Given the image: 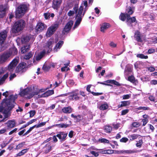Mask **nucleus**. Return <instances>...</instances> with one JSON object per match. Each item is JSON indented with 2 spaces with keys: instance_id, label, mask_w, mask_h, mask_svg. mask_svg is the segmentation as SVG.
<instances>
[{
  "instance_id": "7ed1b4c3",
  "label": "nucleus",
  "mask_w": 157,
  "mask_h": 157,
  "mask_svg": "<svg viewBox=\"0 0 157 157\" xmlns=\"http://www.w3.org/2000/svg\"><path fill=\"white\" fill-rule=\"evenodd\" d=\"M28 6L26 4L20 5L16 9L15 16L16 18H21L27 12Z\"/></svg>"
},
{
  "instance_id": "c03bdc74",
  "label": "nucleus",
  "mask_w": 157,
  "mask_h": 157,
  "mask_svg": "<svg viewBox=\"0 0 157 157\" xmlns=\"http://www.w3.org/2000/svg\"><path fill=\"white\" fill-rule=\"evenodd\" d=\"M143 143V141L142 139L139 140V141L136 144V147L140 148L141 147L142 144Z\"/></svg>"
},
{
  "instance_id": "79ce46f5",
  "label": "nucleus",
  "mask_w": 157,
  "mask_h": 157,
  "mask_svg": "<svg viewBox=\"0 0 157 157\" xmlns=\"http://www.w3.org/2000/svg\"><path fill=\"white\" fill-rule=\"evenodd\" d=\"M132 68L130 67H127L125 70V73L127 75L132 72Z\"/></svg>"
},
{
  "instance_id": "bb28decb",
  "label": "nucleus",
  "mask_w": 157,
  "mask_h": 157,
  "mask_svg": "<svg viewBox=\"0 0 157 157\" xmlns=\"http://www.w3.org/2000/svg\"><path fill=\"white\" fill-rule=\"evenodd\" d=\"M54 94L53 90H49L44 93L42 94V97H47Z\"/></svg>"
},
{
  "instance_id": "9d476101",
  "label": "nucleus",
  "mask_w": 157,
  "mask_h": 157,
  "mask_svg": "<svg viewBox=\"0 0 157 157\" xmlns=\"http://www.w3.org/2000/svg\"><path fill=\"white\" fill-rule=\"evenodd\" d=\"M140 152V151L139 150H135L134 149H129L126 150H123L117 151V152H116V153L118 154H130L139 152Z\"/></svg>"
},
{
  "instance_id": "9b49d317",
  "label": "nucleus",
  "mask_w": 157,
  "mask_h": 157,
  "mask_svg": "<svg viewBox=\"0 0 157 157\" xmlns=\"http://www.w3.org/2000/svg\"><path fill=\"white\" fill-rule=\"evenodd\" d=\"M19 62V58L18 57H15L10 63L8 65L9 70H11L14 68Z\"/></svg>"
},
{
  "instance_id": "37998d69",
  "label": "nucleus",
  "mask_w": 157,
  "mask_h": 157,
  "mask_svg": "<svg viewBox=\"0 0 157 157\" xmlns=\"http://www.w3.org/2000/svg\"><path fill=\"white\" fill-rule=\"evenodd\" d=\"M56 126L59 127V128H66L68 127L69 126V125L68 124H65L63 123L60 124H57L56 125Z\"/></svg>"
},
{
  "instance_id": "774afa93",
  "label": "nucleus",
  "mask_w": 157,
  "mask_h": 157,
  "mask_svg": "<svg viewBox=\"0 0 157 157\" xmlns=\"http://www.w3.org/2000/svg\"><path fill=\"white\" fill-rule=\"evenodd\" d=\"M75 119H76V121L77 122H79L82 120V118L80 115L77 116Z\"/></svg>"
},
{
  "instance_id": "72a5a7b5",
  "label": "nucleus",
  "mask_w": 157,
  "mask_h": 157,
  "mask_svg": "<svg viewBox=\"0 0 157 157\" xmlns=\"http://www.w3.org/2000/svg\"><path fill=\"white\" fill-rule=\"evenodd\" d=\"M29 148H26L22 150L21 151L17 154V156H20L24 155L25 153H26L28 151Z\"/></svg>"
},
{
  "instance_id": "ddd939ff",
  "label": "nucleus",
  "mask_w": 157,
  "mask_h": 157,
  "mask_svg": "<svg viewBox=\"0 0 157 157\" xmlns=\"http://www.w3.org/2000/svg\"><path fill=\"white\" fill-rule=\"evenodd\" d=\"M73 24L72 20H70L66 24L63 30V33H69Z\"/></svg>"
},
{
  "instance_id": "4be33fe9",
  "label": "nucleus",
  "mask_w": 157,
  "mask_h": 157,
  "mask_svg": "<svg viewBox=\"0 0 157 157\" xmlns=\"http://www.w3.org/2000/svg\"><path fill=\"white\" fill-rule=\"evenodd\" d=\"M73 109L71 106H69L67 107H64L62 109V111L65 113H70L72 112Z\"/></svg>"
},
{
  "instance_id": "4d7b16f0",
  "label": "nucleus",
  "mask_w": 157,
  "mask_h": 157,
  "mask_svg": "<svg viewBox=\"0 0 157 157\" xmlns=\"http://www.w3.org/2000/svg\"><path fill=\"white\" fill-rule=\"evenodd\" d=\"M36 112L35 110H31L29 113L30 114L29 117H33L36 114Z\"/></svg>"
},
{
  "instance_id": "f03ea898",
  "label": "nucleus",
  "mask_w": 157,
  "mask_h": 157,
  "mask_svg": "<svg viewBox=\"0 0 157 157\" xmlns=\"http://www.w3.org/2000/svg\"><path fill=\"white\" fill-rule=\"evenodd\" d=\"M25 21L23 19H19L16 21L13 24L11 29L12 33H16L22 31L25 26Z\"/></svg>"
},
{
  "instance_id": "6ab92c4d",
  "label": "nucleus",
  "mask_w": 157,
  "mask_h": 157,
  "mask_svg": "<svg viewBox=\"0 0 157 157\" xmlns=\"http://www.w3.org/2000/svg\"><path fill=\"white\" fill-rule=\"evenodd\" d=\"M6 8L3 6V5L0 6V18L3 17L6 13Z\"/></svg>"
},
{
  "instance_id": "338daca9",
  "label": "nucleus",
  "mask_w": 157,
  "mask_h": 157,
  "mask_svg": "<svg viewBox=\"0 0 157 157\" xmlns=\"http://www.w3.org/2000/svg\"><path fill=\"white\" fill-rule=\"evenodd\" d=\"M142 121L143 122L142 126H145L146 125V124L147 123L148 121V120L143 119L142 120Z\"/></svg>"
},
{
  "instance_id": "5fc2aeb1",
  "label": "nucleus",
  "mask_w": 157,
  "mask_h": 157,
  "mask_svg": "<svg viewBox=\"0 0 157 157\" xmlns=\"http://www.w3.org/2000/svg\"><path fill=\"white\" fill-rule=\"evenodd\" d=\"M8 74L7 73L4 75L0 79L4 82L6 79L8 78Z\"/></svg>"
},
{
  "instance_id": "a18cd8bd",
  "label": "nucleus",
  "mask_w": 157,
  "mask_h": 157,
  "mask_svg": "<svg viewBox=\"0 0 157 157\" xmlns=\"http://www.w3.org/2000/svg\"><path fill=\"white\" fill-rule=\"evenodd\" d=\"M98 141L100 142L101 143H103L104 144H109V142L108 140L104 138L99 139Z\"/></svg>"
},
{
  "instance_id": "423d86ee",
  "label": "nucleus",
  "mask_w": 157,
  "mask_h": 157,
  "mask_svg": "<svg viewBox=\"0 0 157 157\" xmlns=\"http://www.w3.org/2000/svg\"><path fill=\"white\" fill-rule=\"evenodd\" d=\"M59 22H56L49 27L46 33L47 36L50 37L52 36L59 27Z\"/></svg>"
},
{
  "instance_id": "a19ab883",
  "label": "nucleus",
  "mask_w": 157,
  "mask_h": 157,
  "mask_svg": "<svg viewBox=\"0 0 157 157\" xmlns=\"http://www.w3.org/2000/svg\"><path fill=\"white\" fill-rule=\"evenodd\" d=\"M104 130L106 133H110L112 130V128L109 125L106 126L105 127Z\"/></svg>"
},
{
  "instance_id": "2f4dec72",
  "label": "nucleus",
  "mask_w": 157,
  "mask_h": 157,
  "mask_svg": "<svg viewBox=\"0 0 157 157\" xmlns=\"http://www.w3.org/2000/svg\"><path fill=\"white\" fill-rule=\"evenodd\" d=\"M130 102L129 101H123L121 102L120 105H118V107L120 108L123 106H125L130 104Z\"/></svg>"
},
{
  "instance_id": "4c0bfd02",
  "label": "nucleus",
  "mask_w": 157,
  "mask_h": 157,
  "mask_svg": "<svg viewBox=\"0 0 157 157\" xmlns=\"http://www.w3.org/2000/svg\"><path fill=\"white\" fill-rule=\"evenodd\" d=\"M139 135L138 134H133L128 136V137L130 140H133L137 139L139 137Z\"/></svg>"
},
{
  "instance_id": "f257e3e1",
  "label": "nucleus",
  "mask_w": 157,
  "mask_h": 157,
  "mask_svg": "<svg viewBox=\"0 0 157 157\" xmlns=\"http://www.w3.org/2000/svg\"><path fill=\"white\" fill-rule=\"evenodd\" d=\"M17 97L13 95H10L8 99L5 98L3 100V106H0V112L3 114L4 118L1 122H4L5 119L8 118L11 115V111L14 108Z\"/></svg>"
},
{
  "instance_id": "aec40b11",
  "label": "nucleus",
  "mask_w": 157,
  "mask_h": 157,
  "mask_svg": "<svg viewBox=\"0 0 157 157\" xmlns=\"http://www.w3.org/2000/svg\"><path fill=\"white\" fill-rule=\"evenodd\" d=\"M7 52L8 53L10 54V57L12 55L14 56L17 55L18 52L17 49L14 47H12L10 48L9 51Z\"/></svg>"
},
{
  "instance_id": "f3484780",
  "label": "nucleus",
  "mask_w": 157,
  "mask_h": 157,
  "mask_svg": "<svg viewBox=\"0 0 157 157\" xmlns=\"http://www.w3.org/2000/svg\"><path fill=\"white\" fill-rule=\"evenodd\" d=\"M46 27V25L41 22H38L36 27V29L37 31L41 32Z\"/></svg>"
},
{
  "instance_id": "cd10ccee",
  "label": "nucleus",
  "mask_w": 157,
  "mask_h": 157,
  "mask_svg": "<svg viewBox=\"0 0 157 157\" xmlns=\"http://www.w3.org/2000/svg\"><path fill=\"white\" fill-rule=\"evenodd\" d=\"M30 46V45L24 46L21 48V52L22 53H25L28 51L29 50Z\"/></svg>"
},
{
  "instance_id": "c756f323",
  "label": "nucleus",
  "mask_w": 157,
  "mask_h": 157,
  "mask_svg": "<svg viewBox=\"0 0 157 157\" xmlns=\"http://www.w3.org/2000/svg\"><path fill=\"white\" fill-rule=\"evenodd\" d=\"M126 11L127 16H128V15L130 16V15L132 14L134 12V11L132 10L131 7L130 6L127 8Z\"/></svg>"
},
{
  "instance_id": "09e8293b",
  "label": "nucleus",
  "mask_w": 157,
  "mask_h": 157,
  "mask_svg": "<svg viewBox=\"0 0 157 157\" xmlns=\"http://www.w3.org/2000/svg\"><path fill=\"white\" fill-rule=\"evenodd\" d=\"M132 125L133 127L137 128L140 127V124L139 122H136L132 123Z\"/></svg>"
},
{
  "instance_id": "b1692460",
  "label": "nucleus",
  "mask_w": 157,
  "mask_h": 157,
  "mask_svg": "<svg viewBox=\"0 0 157 157\" xmlns=\"http://www.w3.org/2000/svg\"><path fill=\"white\" fill-rule=\"evenodd\" d=\"M126 22L131 24L135 22H137V21L135 17H130V16H127V19Z\"/></svg>"
},
{
  "instance_id": "1a4fd4ad",
  "label": "nucleus",
  "mask_w": 157,
  "mask_h": 157,
  "mask_svg": "<svg viewBox=\"0 0 157 157\" xmlns=\"http://www.w3.org/2000/svg\"><path fill=\"white\" fill-rule=\"evenodd\" d=\"M8 31L4 30L0 32V45L4 44L7 36Z\"/></svg>"
},
{
  "instance_id": "f8f14e48",
  "label": "nucleus",
  "mask_w": 157,
  "mask_h": 157,
  "mask_svg": "<svg viewBox=\"0 0 157 157\" xmlns=\"http://www.w3.org/2000/svg\"><path fill=\"white\" fill-rule=\"evenodd\" d=\"M69 99L70 100L76 101L79 99V93L78 90H75L70 93Z\"/></svg>"
},
{
  "instance_id": "49530a36",
  "label": "nucleus",
  "mask_w": 157,
  "mask_h": 157,
  "mask_svg": "<svg viewBox=\"0 0 157 157\" xmlns=\"http://www.w3.org/2000/svg\"><path fill=\"white\" fill-rule=\"evenodd\" d=\"M50 13L49 12L45 13H44V15L46 20L49 19L50 18Z\"/></svg>"
},
{
  "instance_id": "0e129e2a",
  "label": "nucleus",
  "mask_w": 157,
  "mask_h": 157,
  "mask_svg": "<svg viewBox=\"0 0 157 157\" xmlns=\"http://www.w3.org/2000/svg\"><path fill=\"white\" fill-rule=\"evenodd\" d=\"M147 70L150 72H153L155 71V68L153 67H150L147 68Z\"/></svg>"
},
{
  "instance_id": "412c9836",
  "label": "nucleus",
  "mask_w": 157,
  "mask_h": 157,
  "mask_svg": "<svg viewBox=\"0 0 157 157\" xmlns=\"http://www.w3.org/2000/svg\"><path fill=\"white\" fill-rule=\"evenodd\" d=\"M64 43V42L62 40H59L57 43L54 48V51L55 52H57L58 50L59 49Z\"/></svg>"
},
{
  "instance_id": "7c9ffc66",
  "label": "nucleus",
  "mask_w": 157,
  "mask_h": 157,
  "mask_svg": "<svg viewBox=\"0 0 157 157\" xmlns=\"http://www.w3.org/2000/svg\"><path fill=\"white\" fill-rule=\"evenodd\" d=\"M34 53L32 51H30L27 54H25L24 57V59L26 60L29 59L30 58L32 57Z\"/></svg>"
},
{
  "instance_id": "2eb2a0df",
  "label": "nucleus",
  "mask_w": 157,
  "mask_h": 157,
  "mask_svg": "<svg viewBox=\"0 0 157 157\" xmlns=\"http://www.w3.org/2000/svg\"><path fill=\"white\" fill-rule=\"evenodd\" d=\"M5 124L6 125L7 129L8 130L11 129L14 127L16 125L15 121L14 120H9Z\"/></svg>"
},
{
  "instance_id": "20e7f679",
  "label": "nucleus",
  "mask_w": 157,
  "mask_h": 157,
  "mask_svg": "<svg viewBox=\"0 0 157 157\" xmlns=\"http://www.w3.org/2000/svg\"><path fill=\"white\" fill-rule=\"evenodd\" d=\"M73 10L75 11V13L76 14L75 19L76 20L74 26L73 27V29L74 30L80 24L82 19V16H81V10L80 9L78 13H77V11L78 10V6L77 5H75L73 8Z\"/></svg>"
},
{
  "instance_id": "69168bd1",
  "label": "nucleus",
  "mask_w": 157,
  "mask_h": 157,
  "mask_svg": "<svg viewBox=\"0 0 157 157\" xmlns=\"http://www.w3.org/2000/svg\"><path fill=\"white\" fill-rule=\"evenodd\" d=\"M16 77V75L14 73L13 74H11L9 78L10 80H12L14 78Z\"/></svg>"
},
{
  "instance_id": "dca6fc26",
  "label": "nucleus",
  "mask_w": 157,
  "mask_h": 157,
  "mask_svg": "<svg viewBox=\"0 0 157 157\" xmlns=\"http://www.w3.org/2000/svg\"><path fill=\"white\" fill-rule=\"evenodd\" d=\"M62 0H53L52 7L54 9L57 10L62 3Z\"/></svg>"
},
{
  "instance_id": "39448f33",
  "label": "nucleus",
  "mask_w": 157,
  "mask_h": 157,
  "mask_svg": "<svg viewBox=\"0 0 157 157\" xmlns=\"http://www.w3.org/2000/svg\"><path fill=\"white\" fill-rule=\"evenodd\" d=\"M31 88H27L26 89H23L21 90L19 93V94L21 97H23L25 95H26L28 94H29L30 98H32L33 96L37 95L40 92V91L36 89V90H35L30 93Z\"/></svg>"
},
{
  "instance_id": "6e6d98bb",
  "label": "nucleus",
  "mask_w": 157,
  "mask_h": 157,
  "mask_svg": "<svg viewBox=\"0 0 157 157\" xmlns=\"http://www.w3.org/2000/svg\"><path fill=\"white\" fill-rule=\"evenodd\" d=\"M42 68L44 71H48L50 69V67L49 66L44 65L42 67Z\"/></svg>"
},
{
  "instance_id": "58836bf2",
  "label": "nucleus",
  "mask_w": 157,
  "mask_h": 157,
  "mask_svg": "<svg viewBox=\"0 0 157 157\" xmlns=\"http://www.w3.org/2000/svg\"><path fill=\"white\" fill-rule=\"evenodd\" d=\"M136 57L138 58H139L141 59H146L148 58L147 56H145L143 54H138L136 56Z\"/></svg>"
},
{
  "instance_id": "4468645a",
  "label": "nucleus",
  "mask_w": 157,
  "mask_h": 157,
  "mask_svg": "<svg viewBox=\"0 0 157 157\" xmlns=\"http://www.w3.org/2000/svg\"><path fill=\"white\" fill-rule=\"evenodd\" d=\"M67 133L65 132H60L56 135V136L62 141L66 140Z\"/></svg>"
},
{
  "instance_id": "393cba45",
  "label": "nucleus",
  "mask_w": 157,
  "mask_h": 157,
  "mask_svg": "<svg viewBox=\"0 0 157 157\" xmlns=\"http://www.w3.org/2000/svg\"><path fill=\"white\" fill-rule=\"evenodd\" d=\"M30 37L27 36L23 35L21 37V42L22 44H25L29 41Z\"/></svg>"
},
{
  "instance_id": "c9c22d12",
  "label": "nucleus",
  "mask_w": 157,
  "mask_h": 157,
  "mask_svg": "<svg viewBox=\"0 0 157 157\" xmlns=\"http://www.w3.org/2000/svg\"><path fill=\"white\" fill-rule=\"evenodd\" d=\"M114 153V150H108L102 151L101 153L103 154H111Z\"/></svg>"
},
{
  "instance_id": "603ef678",
  "label": "nucleus",
  "mask_w": 157,
  "mask_h": 157,
  "mask_svg": "<svg viewBox=\"0 0 157 157\" xmlns=\"http://www.w3.org/2000/svg\"><path fill=\"white\" fill-rule=\"evenodd\" d=\"M128 140V139L127 137H123L120 140V141L122 143H126Z\"/></svg>"
},
{
  "instance_id": "6e6552de",
  "label": "nucleus",
  "mask_w": 157,
  "mask_h": 157,
  "mask_svg": "<svg viewBox=\"0 0 157 157\" xmlns=\"http://www.w3.org/2000/svg\"><path fill=\"white\" fill-rule=\"evenodd\" d=\"M10 57V54L7 52H5L0 55V64H2L6 62Z\"/></svg>"
},
{
  "instance_id": "680f3d73",
  "label": "nucleus",
  "mask_w": 157,
  "mask_h": 157,
  "mask_svg": "<svg viewBox=\"0 0 157 157\" xmlns=\"http://www.w3.org/2000/svg\"><path fill=\"white\" fill-rule=\"evenodd\" d=\"M9 18L11 21V20L14 17V14L13 12L10 13L9 14Z\"/></svg>"
},
{
  "instance_id": "864d4df0",
  "label": "nucleus",
  "mask_w": 157,
  "mask_h": 157,
  "mask_svg": "<svg viewBox=\"0 0 157 157\" xmlns=\"http://www.w3.org/2000/svg\"><path fill=\"white\" fill-rule=\"evenodd\" d=\"M69 64H70V63H67L66 64H64V65L65 66L64 67H62L61 68V71L62 72L66 70V69L67 67L69 65Z\"/></svg>"
},
{
  "instance_id": "e433bc0d",
  "label": "nucleus",
  "mask_w": 157,
  "mask_h": 157,
  "mask_svg": "<svg viewBox=\"0 0 157 157\" xmlns=\"http://www.w3.org/2000/svg\"><path fill=\"white\" fill-rule=\"evenodd\" d=\"M81 9V16H82V17H83L84 16L85 13H86V10H87V8H86V7H85V10L84 11V12H83V14H82V11H83V6H80L79 8V9L78 8V10L77 11V13H78V12H79V10H80V9Z\"/></svg>"
},
{
  "instance_id": "bf43d9fd",
  "label": "nucleus",
  "mask_w": 157,
  "mask_h": 157,
  "mask_svg": "<svg viewBox=\"0 0 157 157\" xmlns=\"http://www.w3.org/2000/svg\"><path fill=\"white\" fill-rule=\"evenodd\" d=\"M129 112V109H125L121 111V115H124L127 113Z\"/></svg>"
},
{
  "instance_id": "e2e57ef3",
  "label": "nucleus",
  "mask_w": 157,
  "mask_h": 157,
  "mask_svg": "<svg viewBox=\"0 0 157 157\" xmlns=\"http://www.w3.org/2000/svg\"><path fill=\"white\" fill-rule=\"evenodd\" d=\"M46 122H42L40 124H38V125H36V128H38L39 127H42V126H43L44 125H45L46 124Z\"/></svg>"
},
{
  "instance_id": "ea45409f",
  "label": "nucleus",
  "mask_w": 157,
  "mask_h": 157,
  "mask_svg": "<svg viewBox=\"0 0 157 157\" xmlns=\"http://www.w3.org/2000/svg\"><path fill=\"white\" fill-rule=\"evenodd\" d=\"M109 106L107 104H102L99 107V109L102 110H104L108 108Z\"/></svg>"
},
{
  "instance_id": "13d9d810",
  "label": "nucleus",
  "mask_w": 157,
  "mask_h": 157,
  "mask_svg": "<svg viewBox=\"0 0 157 157\" xmlns=\"http://www.w3.org/2000/svg\"><path fill=\"white\" fill-rule=\"evenodd\" d=\"M75 13V11H72V10H70L67 13V15L68 16L71 17V16H73Z\"/></svg>"
},
{
  "instance_id": "a211bd4d",
  "label": "nucleus",
  "mask_w": 157,
  "mask_h": 157,
  "mask_svg": "<svg viewBox=\"0 0 157 157\" xmlns=\"http://www.w3.org/2000/svg\"><path fill=\"white\" fill-rule=\"evenodd\" d=\"M52 42L50 40H49L47 42L45 48L47 49V52L48 53H50L52 51Z\"/></svg>"
},
{
  "instance_id": "de8ad7c7",
  "label": "nucleus",
  "mask_w": 157,
  "mask_h": 157,
  "mask_svg": "<svg viewBox=\"0 0 157 157\" xmlns=\"http://www.w3.org/2000/svg\"><path fill=\"white\" fill-rule=\"evenodd\" d=\"M128 80L131 82L134 83L135 81V77L132 75L129 76L128 77Z\"/></svg>"
},
{
  "instance_id": "5701e85b",
  "label": "nucleus",
  "mask_w": 157,
  "mask_h": 157,
  "mask_svg": "<svg viewBox=\"0 0 157 157\" xmlns=\"http://www.w3.org/2000/svg\"><path fill=\"white\" fill-rule=\"evenodd\" d=\"M136 40L138 42H142V40L141 38L140 33L138 31H136L134 35Z\"/></svg>"
},
{
  "instance_id": "c85d7f7f",
  "label": "nucleus",
  "mask_w": 157,
  "mask_h": 157,
  "mask_svg": "<svg viewBox=\"0 0 157 157\" xmlns=\"http://www.w3.org/2000/svg\"><path fill=\"white\" fill-rule=\"evenodd\" d=\"M46 52V51L44 50L41 52L36 56V59L37 61L40 60L44 56Z\"/></svg>"
},
{
  "instance_id": "0eeeda50",
  "label": "nucleus",
  "mask_w": 157,
  "mask_h": 157,
  "mask_svg": "<svg viewBox=\"0 0 157 157\" xmlns=\"http://www.w3.org/2000/svg\"><path fill=\"white\" fill-rule=\"evenodd\" d=\"M27 70L26 64L25 63L22 62L19 63L15 71L16 73H22L25 72Z\"/></svg>"
},
{
  "instance_id": "3c124183",
  "label": "nucleus",
  "mask_w": 157,
  "mask_h": 157,
  "mask_svg": "<svg viewBox=\"0 0 157 157\" xmlns=\"http://www.w3.org/2000/svg\"><path fill=\"white\" fill-rule=\"evenodd\" d=\"M138 109L141 110L143 109L144 110H150V108L148 107H142L140 106L138 108Z\"/></svg>"
},
{
  "instance_id": "f704fd0d",
  "label": "nucleus",
  "mask_w": 157,
  "mask_h": 157,
  "mask_svg": "<svg viewBox=\"0 0 157 157\" xmlns=\"http://www.w3.org/2000/svg\"><path fill=\"white\" fill-rule=\"evenodd\" d=\"M119 19L122 21H124L126 19H127V16L126 13H121L119 17Z\"/></svg>"
},
{
  "instance_id": "a878e982",
  "label": "nucleus",
  "mask_w": 157,
  "mask_h": 157,
  "mask_svg": "<svg viewBox=\"0 0 157 157\" xmlns=\"http://www.w3.org/2000/svg\"><path fill=\"white\" fill-rule=\"evenodd\" d=\"M110 27L109 24L104 23L101 27V31L103 32H104L105 31L109 28Z\"/></svg>"
},
{
  "instance_id": "052dcab7",
  "label": "nucleus",
  "mask_w": 157,
  "mask_h": 157,
  "mask_svg": "<svg viewBox=\"0 0 157 157\" xmlns=\"http://www.w3.org/2000/svg\"><path fill=\"white\" fill-rule=\"evenodd\" d=\"M90 153L94 155L95 157H97L99 155V153L98 152H96L94 151H90Z\"/></svg>"
},
{
  "instance_id": "8fccbe9b",
  "label": "nucleus",
  "mask_w": 157,
  "mask_h": 157,
  "mask_svg": "<svg viewBox=\"0 0 157 157\" xmlns=\"http://www.w3.org/2000/svg\"><path fill=\"white\" fill-rule=\"evenodd\" d=\"M25 142H22L16 146V148L17 149H19L21 147H22L25 144Z\"/></svg>"
},
{
  "instance_id": "473e14b6",
  "label": "nucleus",
  "mask_w": 157,
  "mask_h": 157,
  "mask_svg": "<svg viewBox=\"0 0 157 157\" xmlns=\"http://www.w3.org/2000/svg\"><path fill=\"white\" fill-rule=\"evenodd\" d=\"M46 149L44 151V153L46 154L52 150L51 146L49 143H48L45 146Z\"/></svg>"
}]
</instances>
